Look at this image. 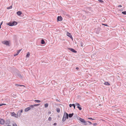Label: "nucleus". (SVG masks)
Here are the masks:
<instances>
[{
    "label": "nucleus",
    "instance_id": "obj_1",
    "mask_svg": "<svg viewBox=\"0 0 126 126\" xmlns=\"http://www.w3.org/2000/svg\"><path fill=\"white\" fill-rule=\"evenodd\" d=\"M68 114L67 113L65 112L63 118L62 119V121L63 122L65 121L66 119H68Z\"/></svg>",
    "mask_w": 126,
    "mask_h": 126
},
{
    "label": "nucleus",
    "instance_id": "obj_2",
    "mask_svg": "<svg viewBox=\"0 0 126 126\" xmlns=\"http://www.w3.org/2000/svg\"><path fill=\"white\" fill-rule=\"evenodd\" d=\"M17 24V22L14 21L13 22H10L7 24L9 26H12L14 25H16Z\"/></svg>",
    "mask_w": 126,
    "mask_h": 126
},
{
    "label": "nucleus",
    "instance_id": "obj_3",
    "mask_svg": "<svg viewBox=\"0 0 126 126\" xmlns=\"http://www.w3.org/2000/svg\"><path fill=\"white\" fill-rule=\"evenodd\" d=\"M2 43L7 46H10L9 41H4L2 42Z\"/></svg>",
    "mask_w": 126,
    "mask_h": 126
},
{
    "label": "nucleus",
    "instance_id": "obj_4",
    "mask_svg": "<svg viewBox=\"0 0 126 126\" xmlns=\"http://www.w3.org/2000/svg\"><path fill=\"white\" fill-rule=\"evenodd\" d=\"M78 120H79L82 123H86V121L84 119H82L80 117H79L78 118Z\"/></svg>",
    "mask_w": 126,
    "mask_h": 126
},
{
    "label": "nucleus",
    "instance_id": "obj_5",
    "mask_svg": "<svg viewBox=\"0 0 126 126\" xmlns=\"http://www.w3.org/2000/svg\"><path fill=\"white\" fill-rule=\"evenodd\" d=\"M96 32L97 34H98L101 30V28L99 27L98 28L95 29Z\"/></svg>",
    "mask_w": 126,
    "mask_h": 126
},
{
    "label": "nucleus",
    "instance_id": "obj_6",
    "mask_svg": "<svg viewBox=\"0 0 126 126\" xmlns=\"http://www.w3.org/2000/svg\"><path fill=\"white\" fill-rule=\"evenodd\" d=\"M10 122L9 119L6 120L5 121V123L6 125H9L10 123Z\"/></svg>",
    "mask_w": 126,
    "mask_h": 126
},
{
    "label": "nucleus",
    "instance_id": "obj_7",
    "mask_svg": "<svg viewBox=\"0 0 126 126\" xmlns=\"http://www.w3.org/2000/svg\"><path fill=\"white\" fill-rule=\"evenodd\" d=\"M67 36H68L69 37H70L71 39H73V37H72L71 33H70L68 32H67Z\"/></svg>",
    "mask_w": 126,
    "mask_h": 126
},
{
    "label": "nucleus",
    "instance_id": "obj_8",
    "mask_svg": "<svg viewBox=\"0 0 126 126\" xmlns=\"http://www.w3.org/2000/svg\"><path fill=\"white\" fill-rule=\"evenodd\" d=\"M4 123V120L3 119L0 118V124L3 125V124Z\"/></svg>",
    "mask_w": 126,
    "mask_h": 126
},
{
    "label": "nucleus",
    "instance_id": "obj_9",
    "mask_svg": "<svg viewBox=\"0 0 126 126\" xmlns=\"http://www.w3.org/2000/svg\"><path fill=\"white\" fill-rule=\"evenodd\" d=\"M11 115L12 116H13L15 117L18 118V117H17V114H16L14 112L11 113Z\"/></svg>",
    "mask_w": 126,
    "mask_h": 126
},
{
    "label": "nucleus",
    "instance_id": "obj_10",
    "mask_svg": "<svg viewBox=\"0 0 126 126\" xmlns=\"http://www.w3.org/2000/svg\"><path fill=\"white\" fill-rule=\"evenodd\" d=\"M69 49L71 51L75 53H76L77 52V51L74 49L70 48H69Z\"/></svg>",
    "mask_w": 126,
    "mask_h": 126
},
{
    "label": "nucleus",
    "instance_id": "obj_11",
    "mask_svg": "<svg viewBox=\"0 0 126 126\" xmlns=\"http://www.w3.org/2000/svg\"><path fill=\"white\" fill-rule=\"evenodd\" d=\"M58 21H61L62 20V18L61 16H58L57 18Z\"/></svg>",
    "mask_w": 126,
    "mask_h": 126
},
{
    "label": "nucleus",
    "instance_id": "obj_12",
    "mask_svg": "<svg viewBox=\"0 0 126 126\" xmlns=\"http://www.w3.org/2000/svg\"><path fill=\"white\" fill-rule=\"evenodd\" d=\"M30 110V108L29 107L26 108L25 110V111L26 112Z\"/></svg>",
    "mask_w": 126,
    "mask_h": 126
},
{
    "label": "nucleus",
    "instance_id": "obj_13",
    "mask_svg": "<svg viewBox=\"0 0 126 126\" xmlns=\"http://www.w3.org/2000/svg\"><path fill=\"white\" fill-rule=\"evenodd\" d=\"M17 14L18 16H20L22 14V12L21 11H18L17 12Z\"/></svg>",
    "mask_w": 126,
    "mask_h": 126
},
{
    "label": "nucleus",
    "instance_id": "obj_14",
    "mask_svg": "<svg viewBox=\"0 0 126 126\" xmlns=\"http://www.w3.org/2000/svg\"><path fill=\"white\" fill-rule=\"evenodd\" d=\"M73 114V113H69V114H68V117H69L70 118H71L72 117Z\"/></svg>",
    "mask_w": 126,
    "mask_h": 126
},
{
    "label": "nucleus",
    "instance_id": "obj_15",
    "mask_svg": "<svg viewBox=\"0 0 126 126\" xmlns=\"http://www.w3.org/2000/svg\"><path fill=\"white\" fill-rule=\"evenodd\" d=\"M21 113L20 112V110L17 112V117H18V116L19 117L21 115Z\"/></svg>",
    "mask_w": 126,
    "mask_h": 126
},
{
    "label": "nucleus",
    "instance_id": "obj_16",
    "mask_svg": "<svg viewBox=\"0 0 126 126\" xmlns=\"http://www.w3.org/2000/svg\"><path fill=\"white\" fill-rule=\"evenodd\" d=\"M41 43L42 44H43L45 43V42L43 39H42L41 40Z\"/></svg>",
    "mask_w": 126,
    "mask_h": 126
},
{
    "label": "nucleus",
    "instance_id": "obj_17",
    "mask_svg": "<svg viewBox=\"0 0 126 126\" xmlns=\"http://www.w3.org/2000/svg\"><path fill=\"white\" fill-rule=\"evenodd\" d=\"M17 75L18 76V77H19L20 78H22V77L20 74L18 73L17 74Z\"/></svg>",
    "mask_w": 126,
    "mask_h": 126
},
{
    "label": "nucleus",
    "instance_id": "obj_18",
    "mask_svg": "<svg viewBox=\"0 0 126 126\" xmlns=\"http://www.w3.org/2000/svg\"><path fill=\"white\" fill-rule=\"evenodd\" d=\"M104 84L106 85H110V84L108 82H107L104 83Z\"/></svg>",
    "mask_w": 126,
    "mask_h": 126
},
{
    "label": "nucleus",
    "instance_id": "obj_19",
    "mask_svg": "<svg viewBox=\"0 0 126 126\" xmlns=\"http://www.w3.org/2000/svg\"><path fill=\"white\" fill-rule=\"evenodd\" d=\"M77 107L79 109V110H82V108L81 106H77Z\"/></svg>",
    "mask_w": 126,
    "mask_h": 126
},
{
    "label": "nucleus",
    "instance_id": "obj_20",
    "mask_svg": "<svg viewBox=\"0 0 126 126\" xmlns=\"http://www.w3.org/2000/svg\"><path fill=\"white\" fill-rule=\"evenodd\" d=\"M56 111L58 112H59L60 111V109L58 108H56Z\"/></svg>",
    "mask_w": 126,
    "mask_h": 126
},
{
    "label": "nucleus",
    "instance_id": "obj_21",
    "mask_svg": "<svg viewBox=\"0 0 126 126\" xmlns=\"http://www.w3.org/2000/svg\"><path fill=\"white\" fill-rule=\"evenodd\" d=\"M30 55V53L29 52H28L26 55V57H29Z\"/></svg>",
    "mask_w": 126,
    "mask_h": 126
},
{
    "label": "nucleus",
    "instance_id": "obj_22",
    "mask_svg": "<svg viewBox=\"0 0 126 126\" xmlns=\"http://www.w3.org/2000/svg\"><path fill=\"white\" fill-rule=\"evenodd\" d=\"M34 105H30V107H29L30 108V109H32L33 108V107H34Z\"/></svg>",
    "mask_w": 126,
    "mask_h": 126
},
{
    "label": "nucleus",
    "instance_id": "obj_23",
    "mask_svg": "<svg viewBox=\"0 0 126 126\" xmlns=\"http://www.w3.org/2000/svg\"><path fill=\"white\" fill-rule=\"evenodd\" d=\"M35 102L39 103L41 102V101L39 100H34Z\"/></svg>",
    "mask_w": 126,
    "mask_h": 126
},
{
    "label": "nucleus",
    "instance_id": "obj_24",
    "mask_svg": "<svg viewBox=\"0 0 126 126\" xmlns=\"http://www.w3.org/2000/svg\"><path fill=\"white\" fill-rule=\"evenodd\" d=\"M72 106L74 107V109H75L76 105L75 104H72Z\"/></svg>",
    "mask_w": 126,
    "mask_h": 126
},
{
    "label": "nucleus",
    "instance_id": "obj_25",
    "mask_svg": "<svg viewBox=\"0 0 126 126\" xmlns=\"http://www.w3.org/2000/svg\"><path fill=\"white\" fill-rule=\"evenodd\" d=\"M122 13V14L124 15H126V11H124Z\"/></svg>",
    "mask_w": 126,
    "mask_h": 126
},
{
    "label": "nucleus",
    "instance_id": "obj_26",
    "mask_svg": "<svg viewBox=\"0 0 126 126\" xmlns=\"http://www.w3.org/2000/svg\"><path fill=\"white\" fill-rule=\"evenodd\" d=\"M45 107L46 108H47L48 107V104L47 103H46L45 104Z\"/></svg>",
    "mask_w": 126,
    "mask_h": 126
},
{
    "label": "nucleus",
    "instance_id": "obj_27",
    "mask_svg": "<svg viewBox=\"0 0 126 126\" xmlns=\"http://www.w3.org/2000/svg\"><path fill=\"white\" fill-rule=\"evenodd\" d=\"M75 105H76L77 106H80L79 104L78 103H76L75 104Z\"/></svg>",
    "mask_w": 126,
    "mask_h": 126
},
{
    "label": "nucleus",
    "instance_id": "obj_28",
    "mask_svg": "<svg viewBox=\"0 0 126 126\" xmlns=\"http://www.w3.org/2000/svg\"><path fill=\"white\" fill-rule=\"evenodd\" d=\"M17 37V36L16 35H14L13 36V37L14 39H16Z\"/></svg>",
    "mask_w": 126,
    "mask_h": 126
},
{
    "label": "nucleus",
    "instance_id": "obj_29",
    "mask_svg": "<svg viewBox=\"0 0 126 126\" xmlns=\"http://www.w3.org/2000/svg\"><path fill=\"white\" fill-rule=\"evenodd\" d=\"M52 118L50 117H49L48 118V120L49 121H51V120Z\"/></svg>",
    "mask_w": 126,
    "mask_h": 126
},
{
    "label": "nucleus",
    "instance_id": "obj_30",
    "mask_svg": "<svg viewBox=\"0 0 126 126\" xmlns=\"http://www.w3.org/2000/svg\"><path fill=\"white\" fill-rule=\"evenodd\" d=\"M12 8V6H10L9 7H8L7 8V9H11Z\"/></svg>",
    "mask_w": 126,
    "mask_h": 126
},
{
    "label": "nucleus",
    "instance_id": "obj_31",
    "mask_svg": "<svg viewBox=\"0 0 126 126\" xmlns=\"http://www.w3.org/2000/svg\"><path fill=\"white\" fill-rule=\"evenodd\" d=\"M40 104H36L34 105V107L36 106H38Z\"/></svg>",
    "mask_w": 126,
    "mask_h": 126
},
{
    "label": "nucleus",
    "instance_id": "obj_32",
    "mask_svg": "<svg viewBox=\"0 0 126 126\" xmlns=\"http://www.w3.org/2000/svg\"><path fill=\"white\" fill-rule=\"evenodd\" d=\"M18 86H19V87H21V86H24L25 87V86L24 85H18Z\"/></svg>",
    "mask_w": 126,
    "mask_h": 126
},
{
    "label": "nucleus",
    "instance_id": "obj_33",
    "mask_svg": "<svg viewBox=\"0 0 126 126\" xmlns=\"http://www.w3.org/2000/svg\"><path fill=\"white\" fill-rule=\"evenodd\" d=\"M87 122L89 123V125H90L92 124V123L89 121H87Z\"/></svg>",
    "mask_w": 126,
    "mask_h": 126
},
{
    "label": "nucleus",
    "instance_id": "obj_34",
    "mask_svg": "<svg viewBox=\"0 0 126 126\" xmlns=\"http://www.w3.org/2000/svg\"><path fill=\"white\" fill-rule=\"evenodd\" d=\"M13 126H17L16 123H14L13 124Z\"/></svg>",
    "mask_w": 126,
    "mask_h": 126
},
{
    "label": "nucleus",
    "instance_id": "obj_35",
    "mask_svg": "<svg viewBox=\"0 0 126 126\" xmlns=\"http://www.w3.org/2000/svg\"><path fill=\"white\" fill-rule=\"evenodd\" d=\"M97 125V124L96 123H95L93 124V125L94 126H96Z\"/></svg>",
    "mask_w": 126,
    "mask_h": 126
},
{
    "label": "nucleus",
    "instance_id": "obj_36",
    "mask_svg": "<svg viewBox=\"0 0 126 126\" xmlns=\"http://www.w3.org/2000/svg\"><path fill=\"white\" fill-rule=\"evenodd\" d=\"M98 1H99L101 2H104L102 0H98Z\"/></svg>",
    "mask_w": 126,
    "mask_h": 126
},
{
    "label": "nucleus",
    "instance_id": "obj_37",
    "mask_svg": "<svg viewBox=\"0 0 126 126\" xmlns=\"http://www.w3.org/2000/svg\"><path fill=\"white\" fill-rule=\"evenodd\" d=\"M88 122H87V121H86V123H84V125H88V123H87Z\"/></svg>",
    "mask_w": 126,
    "mask_h": 126
},
{
    "label": "nucleus",
    "instance_id": "obj_38",
    "mask_svg": "<svg viewBox=\"0 0 126 126\" xmlns=\"http://www.w3.org/2000/svg\"><path fill=\"white\" fill-rule=\"evenodd\" d=\"M18 55V54H17V53H16V54H14V56H16L17 55Z\"/></svg>",
    "mask_w": 126,
    "mask_h": 126
},
{
    "label": "nucleus",
    "instance_id": "obj_39",
    "mask_svg": "<svg viewBox=\"0 0 126 126\" xmlns=\"http://www.w3.org/2000/svg\"><path fill=\"white\" fill-rule=\"evenodd\" d=\"M88 119H89L92 120H94V119H93L91 118H88Z\"/></svg>",
    "mask_w": 126,
    "mask_h": 126
},
{
    "label": "nucleus",
    "instance_id": "obj_40",
    "mask_svg": "<svg viewBox=\"0 0 126 126\" xmlns=\"http://www.w3.org/2000/svg\"><path fill=\"white\" fill-rule=\"evenodd\" d=\"M81 45V47H82L83 46V43H82L81 42L80 43Z\"/></svg>",
    "mask_w": 126,
    "mask_h": 126
},
{
    "label": "nucleus",
    "instance_id": "obj_41",
    "mask_svg": "<svg viewBox=\"0 0 126 126\" xmlns=\"http://www.w3.org/2000/svg\"><path fill=\"white\" fill-rule=\"evenodd\" d=\"M23 112V110H21L20 111V112L21 113H22Z\"/></svg>",
    "mask_w": 126,
    "mask_h": 126
},
{
    "label": "nucleus",
    "instance_id": "obj_42",
    "mask_svg": "<svg viewBox=\"0 0 126 126\" xmlns=\"http://www.w3.org/2000/svg\"><path fill=\"white\" fill-rule=\"evenodd\" d=\"M103 25H104V26H108V25L107 24H102Z\"/></svg>",
    "mask_w": 126,
    "mask_h": 126
},
{
    "label": "nucleus",
    "instance_id": "obj_43",
    "mask_svg": "<svg viewBox=\"0 0 126 126\" xmlns=\"http://www.w3.org/2000/svg\"><path fill=\"white\" fill-rule=\"evenodd\" d=\"M72 106V104H70L69 105V106L70 107H71Z\"/></svg>",
    "mask_w": 126,
    "mask_h": 126
},
{
    "label": "nucleus",
    "instance_id": "obj_44",
    "mask_svg": "<svg viewBox=\"0 0 126 126\" xmlns=\"http://www.w3.org/2000/svg\"><path fill=\"white\" fill-rule=\"evenodd\" d=\"M51 112L50 111H49L48 112V114H50L51 113Z\"/></svg>",
    "mask_w": 126,
    "mask_h": 126
},
{
    "label": "nucleus",
    "instance_id": "obj_45",
    "mask_svg": "<svg viewBox=\"0 0 126 126\" xmlns=\"http://www.w3.org/2000/svg\"><path fill=\"white\" fill-rule=\"evenodd\" d=\"M90 13H86V15H90Z\"/></svg>",
    "mask_w": 126,
    "mask_h": 126
},
{
    "label": "nucleus",
    "instance_id": "obj_46",
    "mask_svg": "<svg viewBox=\"0 0 126 126\" xmlns=\"http://www.w3.org/2000/svg\"><path fill=\"white\" fill-rule=\"evenodd\" d=\"M3 105V103L0 104V106H2Z\"/></svg>",
    "mask_w": 126,
    "mask_h": 126
},
{
    "label": "nucleus",
    "instance_id": "obj_47",
    "mask_svg": "<svg viewBox=\"0 0 126 126\" xmlns=\"http://www.w3.org/2000/svg\"><path fill=\"white\" fill-rule=\"evenodd\" d=\"M57 123H54L53 124V125L54 126L56 125H57Z\"/></svg>",
    "mask_w": 126,
    "mask_h": 126
},
{
    "label": "nucleus",
    "instance_id": "obj_48",
    "mask_svg": "<svg viewBox=\"0 0 126 126\" xmlns=\"http://www.w3.org/2000/svg\"><path fill=\"white\" fill-rule=\"evenodd\" d=\"M118 7H122V6L121 5H119L118 6Z\"/></svg>",
    "mask_w": 126,
    "mask_h": 126
},
{
    "label": "nucleus",
    "instance_id": "obj_49",
    "mask_svg": "<svg viewBox=\"0 0 126 126\" xmlns=\"http://www.w3.org/2000/svg\"><path fill=\"white\" fill-rule=\"evenodd\" d=\"M21 49H20V50H19L18 51V52L19 53H20V51H21Z\"/></svg>",
    "mask_w": 126,
    "mask_h": 126
},
{
    "label": "nucleus",
    "instance_id": "obj_50",
    "mask_svg": "<svg viewBox=\"0 0 126 126\" xmlns=\"http://www.w3.org/2000/svg\"><path fill=\"white\" fill-rule=\"evenodd\" d=\"M3 23V21H2L0 24V25L1 26V25Z\"/></svg>",
    "mask_w": 126,
    "mask_h": 126
},
{
    "label": "nucleus",
    "instance_id": "obj_51",
    "mask_svg": "<svg viewBox=\"0 0 126 126\" xmlns=\"http://www.w3.org/2000/svg\"><path fill=\"white\" fill-rule=\"evenodd\" d=\"M76 69L77 70H78L79 69V68H78V67H76Z\"/></svg>",
    "mask_w": 126,
    "mask_h": 126
},
{
    "label": "nucleus",
    "instance_id": "obj_52",
    "mask_svg": "<svg viewBox=\"0 0 126 126\" xmlns=\"http://www.w3.org/2000/svg\"><path fill=\"white\" fill-rule=\"evenodd\" d=\"M16 53L17 54H18L19 53L18 51Z\"/></svg>",
    "mask_w": 126,
    "mask_h": 126
},
{
    "label": "nucleus",
    "instance_id": "obj_53",
    "mask_svg": "<svg viewBox=\"0 0 126 126\" xmlns=\"http://www.w3.org/2000/svg\"><path fill=\"white\" fill-rule=\"evenodd\" d=\"M16 53L17 54H18L19 53L18 51Z\"/></svg>",
    "mask_w": 126,
    "mask_h": 126
},
{
    "label": "nucleus",
    "instance_id": "obj_54",
    "mask_svg": "<svg viewBox=\"0 0 126 126\" xmlns=\"http://www.w3.org/2000/svg\"><path fill=\"white\" fill-rule=\"evenodd\" d=\"M18 84H15V86H18Z\"/></svg>",
    "mask_w": 126,
    "mask_h": 126
},
{
    "label": "nucleus",
    "instance_id": "obj_55",
    "mask_svg": "<svg viewBox=\"0 0 126 126\" xmlns=\"http://www.w3.org/2000/svg\"><path fill=\"white\" fill-rule=\"evenodd\" d=\"M3 104V105H6L5 104Z\"/></svg>",
    "mask_w": 126,
    "mask_h": 126
},
{
    "label": "nucleus",
    "instance_id": "obj_56",
    "mask_svg": "<svg viewBox=\"0 0 126 126\" xmlns=\"http://www.w3.org/2000/svg\"><path fill=\"white\" fill-rule=\"evenodd\" d=\"M1 26L0 25V28H1Z\"/></svg>",
    "mask_w": 126,
    "mask_h": 126
},
{
    "label": "nucleus",
    "instance_id": "obj_57",
    "mask_svg": "<svg viewBox=\"0 0 126 126\" xmlns=\"http://www.w3.org/2000/svg\"><path fill=\"white\" fill-rule=\"evenodd\" d=\"M0 126H1L0 125Z\"/></svg>",
    "mask_w": 126,
    "mask_h": 126
}]
</instances>
